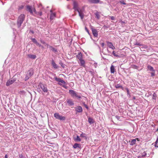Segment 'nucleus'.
<instances>
[{"instance_id": "obj_1", "label": "nucleus", "mask_w": 158, "mask_h": 158, "mask_svg": "<svg viewBox=\"0 0 158 158\" xmlns=\"http://www.w3.org/2000/svg\"><path fill=\"white\" fill-rule=\"evenodd\" d=\"M25 15L24 14H21L18 17L17 21V25L19 28L20 27L25 19Z\"/></svg>"}, {"instance_id": "obj_2", "label": "nucleus", "mask_w": 158, "mask_h": 158, "mask_svg": "<svg viewBox=\"0 0 158 158\" xmlns=\"http://www.w3.org/2000/svg\"><path fill=\"white\" fill-rule=\"evenodd\" d=\"M69 93L71 95V96L73 98H76L78 99H80L81 98L79 94L75 91L70 89L69 90Z\"/></svg>"}, {"instance_id": "obj_3", "label": "nucleus", "mask_w": 158, "mask_h": 158, "mask_svg": "<svg viewBox=\"0 0 158 158\" xmlns=\"http://www.w3.org/2000/svg\"><path fill=\"white\" fill-rule=\"evenodd\" d=\"M38 86L40 87L44 93H47L48 92V90L46 85H44L42 83L40 82L38 85Z\"/></svg>"}, {"instance_id": "obj_4", "label": "nucleus", "mask_w": 158, "mask_h": 158, "mask_svg": "<svg viewBox=\"0 0 158 158\" xmlns=\"http://www.w3.org/2000/svg\"><path fill=\"white\" fill-rule=\"evenodd\" d=\"M34 9H35L34 7H33L32 6H30L29 5H27V10L29 11L31 14H32L33 12H34Z\"/></svg>"}, {"instance_id": "obj_5", "label": "nucleus", "mask_w": 158, "mask_h": 158, "mask_svg": "<svg viewBox=\"0 0 158 158\" xmlns=\"http://www.w3.org/2000/svg\"><path fill=\"white\" fill-rule=\"evenodd\" d=\"M54 79L56 81L59 82V83H58V85H59L61 86L62 85L61 83L63 84H66V82H65V81H64L63 80L61 79L60 78H57L56 77H54Z\"/></svg>"}, {"instance_id": "obj_6", "label": "nucleus", "mask_w": 158, "mask_h": 158, "mask_svg": "<svg viewBox=\"0 0 158 158\" xmlns=\"http://www.w3.org/2000/svg\"><path fill=\"white\" fill-rule=\"evenodd\" d=\"M54 117L56 119L61 120H64L65 119V117H64L60 115L58 113H56L54 114Z\"/></svg>"}, {"instance_id": "obj_7", "label": "nucleus", "mask_w": 158, "mask_h": 158, "mask_svg": "<svg viewBox=\"0 0 158 158\" xmlns=\"http://www.w3.org/2000/svg\"><path fill=\"white\" fill-rule=\"evenodd\" d=\"M84 10L83 9H79L77 11L79 13V16L80 17L81 19H82L84 17Z\"/></svg>"}, {"instance_id": "obj_8", "label": "nucleus", "mask_w": 158, "mask_h": 158, "mask_svg": "<svg viewBox=\"0 0 158 158\" xmlns=\"http://www.w3.org/2000/svg\"><path fill=\"white\" fill-rule=\"evenodd\" d=\"M91 29L94 36L95 37H97L98 36V32L97 30L93 28V27L91 26Z\"/></svg>"}, {"instance_id": "obj_9", "label": "nucleus", "mask_w": 158, "mask_h": 158, "mask_svg": "<svg viewBox=\"0 0 158 158\" xmlns=\"http://www.w3.org/2000/svg\"><path fill=\"white\" fill-rule=\"evenodd\" d=\"M75 110L76 112L81 113L83 111L82 108L81 106H78L75 107Z\"/></svg>"}, {"instance_id": "obj_10", "label": "nucleus", "mask_w": 158, "mask_h": 158, "mask_svg": "<svg viewBox=\"0 0 158 158\" xmlns=\"http://www.w3.org/2000/svg\"><path fill=\"white\" fill-rule=\"evenodd\" d=\"M66 102L68 104L67 105L69 106H72L74 105V103L72 99H67Z\"/></svg>"}, {"instance_id": "obj_11", "label": "nucleus", "mask_w": 158, "mask_h": 158, "mask_svg": "<svg viewBox=\"0 0 158 158\" xmlns=\"http://www.w3.org/2000/svg\"><path fill=\"white\" fill-rule=\"evenodd\" d=\"M73 9L75 11H78L79 9L78 7V5L77 2L76 1L73 2Z\"/></svg>"}, {"instance_id": "obj_12", "label": "nucleus", "mask_w": 158, "mask_h": 158, "mask_svg": "<svg viewBox=\"0 0 158 158\" xmlns=\"http://www.w3.org/2000/svg\"><path fill=\"white\" fill-rule=\"evenodd\" d=\"M106 43L107 46L110 48L112 49H115V47L113 46L112 43L106 41Z\"/></svg>"}, {"instance_id": "obj_13", "label": "nucleus", "mask_w": 158, "mask_h": 158, "mask_svg": "<svg viewBox=\"0 0 158 158\" xmlns=\"http://www.w3.org/2000/svg\"><path fill=\"white\" fill-rule=\"evenodd\" d=\"M50 12L51 14L50 15V19L51 20H53L56 17V13H53L52 10H50Z\"/></svg>"}, {"instance_id": "obj_14", "label": "nucleus", "mask_w": 158, "mask_h": 158, "mask_svg": "<svg viewBox=\"0 0 158 158\" xmlns=\"http://www.w3.org/2000/svg\"><path fill=\"white\" fill-rule=\"evenodd\" d=\"M34 12L35 13V14L38 15V17L39 18H41L40 17L42 15V12L41 11H40L39 12H37L36 11V10L35 9H34Z\"/></svg>"}, {"instance_id": "obj_15", "label": "nucleus", "mask_w": 158, "mask_h": 158, "mask_svg": "<svg viewBox=\"0 0 158 158\" xmlns=\"http://www.w3.org/2000/svg\"><path fill=\"white\" fill-rule=\"evenodd\" d=\"M89 2L91 3L97 4L99 3L100 0H89Z\"/></svg>"}, {"instance_id": "obj_16", "label": "nucleus", "mask_w": 158, "mask_h": 158, "mask_svg": "<svg viewBox=\"0 0 158 158\" xmlns=\"http://www.w3.org/2000/svg\"><path fill=\"white\" fill-rule=\"evenodd\" d=\"M28 74L29 76H31L33 74V70L32 69H30L27 72V73Z\"/></svg>"}, {"instance_id": "obj_17", "label": "nucleus", "mask_w": 158, "mask_h": 158, "mask_svg": "<svg viewBox=\"0 0 158 158\" xmlns=\"http://www.w3.org/2000/svg\"><path fill=\"white\" fill-rule=\"evenodd\" d=\"M15 81L12 80H9L7 81V82L6 83V85L7 86H9L11 84H13L14 82Z\"/></svg>"}, {"instance_id": "obj_18", "label": "nucleus", "mask_w": 158, "mask_h": 158, "mask_svg": "<svg viewBox=\"0 0 158 158\" xmlns=\"http://www.w3.org/2000/svg\"><path fill=\"white\" fill-rule=\"evenodd\" d=\"M73 148L74 149L77 148H81V145L80 144L78 143H75L73 145Z\"/></svg>"}, {"instance_id": "obj_19", "label": "nucleus", "mask_w": 158, "mask_h": 158, "mask_svg": "<svg viewBox=\"0 0 158 158\" xmlns=\"http://www.w3.org/2000/svg\"><path fill=\"white\" fill-rule=\"evenodd\" d=\"M77 57L79 60L82 59V55L81 52H80L78 53V55L77 56Z\"/></svg>"}, {"instance_id": "obj_20", "label": "nucleus", "mask_w": 158, "mask_h": 158, "mask_svg": "<svg viewBox=\"0 0 158 158\" xmlns=\"http://www.w3.org/2000/svg\"><path fill=\"white\" fill-rule=\"evenodd\" d=\"M80 61V65L84 67H85V61L84 60L81 59L79 60Z\"/></svg>"}, {"instance_id": "obj_21", "label": "nucleus", "mask_w": 158, "mask_h": 158, "mask_svg": "<svg viewBox=\"0 0 158 158\" xmlns=\"http://www.w3.org/2000/svg\"><path fill=\"white\" fill-rule=\"evenodd\" d=\"M73 139L76 142H80L81 141V139L80 138L79 136L78 135L76 137H74Z\"/></svg>"}, {"instance_id": "obj_22", "label": "nucleus", "mask_w": 158, "mask_h": 158, "mask_svg": "<svg viewBox=\"0 0 158 158\" xmlns=\"http://www.w3.org/2000/svg\"><path fill=\"white\" fill-rule=\"evenodd\" d=\"M52 64L55 69H57L58 68V67L57 65L56 64L53 60H52Z\"/></svg>"}, {"instance_id": "obj_23", "label": "nucleus", "mask_w": 158, "mask_h": 158, "mask_svg": "<svg viewBox=\"0 0 158 158\" xmlns=\"http://www.w3.org/2000/svg\"><path fill=\"white\" fill-rule=\"evenodd\" d=\"M115 69L114 66L112 65L110 68V72L111 73H114L115 72Z\"/></svg>"}, {"instance_id": "obj_24", "label": "nucleus", "mask_w": 158, "mask_h": 158, "mask_svg": "<svg viewBox=\"0 0 158 158\" xmlns=\"http://www.w3.org/2000/svg\"><path fill=\"white\" fill-rule=\"evenodd\" d=\"M88 121L89 123L90 124H91L93 123L94 122V119L90 117H89L88 118Z\"/></svg>"}, {"instance_id": "obj_25", "label": "nucleus", "mask_w": 158, "mask_h": 158, "mask_svg": "<svg viewBox=\"0 0 158 158\" xmlns=\"http://www.w3.org/2000/svg\"><path fill=\"white\" fill-rule=\"evenodd\" d=\"M27 56L29 58L32 59H35L36 58V56L34 55L29 54Z\"/></svg>"}, {"instance_id": "obj_26", "label": "nucleus", "mask_w": 158, "mask_h": 158, "mask_svg": "<svg viewBox=\"0 0 158 158\" xmlns=\"http://www.w3.org/2000/svg\"><path fill=\"white\" fill-rule=\"evenodd\" d=\"M148 69L150 71H151L152 72H155V70H154L153 67L151 66V65H148Z\"/></svg>"}, {"instance_id": "obj_27", "label": "nucleus", "mask_w": 158, "mask_h": 158, "mask_svg": "<svg viewBox=\"0 0 158 158\" xmlns=\"http://www.w3.org/2000/svg\"><path fill=\"white\" fill-rule=\"evenodd\" d=\"M115 87L116 88H120L123 90H124V88H123V87L122 86H121L119 84H117L116 85H115Z\"/></svg>"}, {"instance_id": "obj_28", "label": "nucleus", "mask_w": 158, "mask_h": 158, "mask_svg": "<svg viewBox=\"0 0 158 158\" xmlns=\"http://www.w3.org/2000/svg\"><path fill=\"white\" fill-rule=\"evenodd\" d=\"M156 97H157V96H156V94L155 93H154L152 95V99L153 100H155V102L156 100Z\"/></svg>"}, {"instance_id": "obj_29", "label": "nucleus", "mask_w": 158, "mask_h": 158, "mask_svg": "<svg viewBox=\"0 0 158 158\" xmlns=\"http://www.w3.org/2000/svg\"><path fill=\"white\" fill-rule=\"evenodd\" d=\"M49 48H50V49L52 50L53 52H57V49H55L54 48H53L52 46H50Z\"/></svg>"}, {"instance_id": "obj_30", "label": "nucleus", "mask_w": 158, "mask_h": 158, "mask_svg": "<svg viewBox=\"0 0 158 158\" xmlns=\"http://www.w3.org/2000/svg\"><path fill=\"white\" fill-rule=\"evenodd\" d=\"M136 140L135 139H132L130 145H133L135 144L136 143Z\"/></svg>"}, {"instance_id": "obj_31", "label": "nucleus", "mask_w": 158, "mask_h": 158, "mask_svg": "<svg viewBox=\"0 0 158 158\" xmlns=\"http://www.w3.org/2000/svg\"><path fill=\"white\" fill-rule=\"evenodd\" d=\"M95 15H96V17L98 19H99L100 18V16L99 14V13L98 12H97L95 13Z\"/></svg>"}, {"instance_id": "obj_32", "label": "nucleus", "mask_w": 158, "mask_h": 158, "mask_svg": "<svg viewBox=\"0 0 158 158\" xmlns=\"http://www.w3.org/2000/svg\"><path fill=\"white\" fill-rule=\"evenodd\" d=\"M31 76H29V75H28V74L27 73L26 75V77L25 78V81H27V80H28L29 78V77H31Z\"/></svg>"}, {"instance_id": "obj_33", "label": "nucleus", "mask_w": 158, "mask_h": 158, "mask_svg": "<svg viewBox=\"0 0 158 158\" xmlns=\"http://www.w3.org/2000/svg\"><path fill=\"white\" fill-rule=\"evenodd\" d=\"M141 46L142 49H146L147 48V46L144 44H141Z\"/></svg>"}, {"instance_id": "obj_34", "label": "nucleus", "mask_w": 158, "mask_h": 158, "mask_svg": "<svg viewBox=\"0 0 158 158\" xmlns=\"http://www.w3.org/2000/svg\"><path fill=\"white\" fill-rule=\"evenodd\" d=\"M40 87H39L38 86L37 88V91L40 93L42 92V91L41 90V89H40Z\"/></svg>"}, {"instance_id": "obj_35", "label": "nucleus", "mask_w": 158, "mask_h": 158, "mask_svg": "<svg viewBox=\"0 0 158 158\" xmlns=\"http://www.w3.org/2000/svg\"><path fill=\"white\" fill-rule=\"evenodd\" d=\"M85 135H86V134L85 133L82 132V133L80 135V137H82L86 138Z\"/></svg>"}, {"instance_id": "obj_36", "label": "nucleus", "mask_w": 158, "mask_h": 158, "mask_svg": "<svg viewBox=\"0 0 158 158\" xmlns=\"http://www.w3.org/2000/svg\"><path fill=\"white\" fill-rule=\"evenodd\" d=\"M155 147H158V139H157L155 142Z\"/></svg>"}, {"instance_id": "obj_37", "label": "nucleus", "mask_w": 158, "mask_h": 158, "mask_svg": "<svg viewBox=\"0 0 158 158\" xmlns=\"http://www.w3.org/2000/svg\"><path fill=\"white\" fill-rule=\"evenodd\" d=\"M31 40L35 44L37 42V40L35 38H32L31 39Z\"/></svg>"}, {"instance_id": "obj_38", "label": "nucleus", "mask_w": 158, "mask_h": 158, "mask_svg": "<svg viewBox=\"0 0 158 158\" xmlns=\"http://www.w3.org/2000/svg\"><path fill=\"white\" fill-rule=\"evenodd\" d=\"M83 105L88 110L89 109V107H88V106H87V105H86L85 104V102H83Z\"/></svg>"}, {"instance_id": "obj_39", "label": "nucleus", "mask_w": 158, "mask_h": 158, "mask_svg": "<svg viewBox=\"0 0 158 158\" xmlns=\"http://www.w3.org/2000/svg\"><path fill=\"white\" fill-rule=\"evenodd\" d=\"M112 54L115 56L119 57V56L118 55H117L115 54V51H114L113 52Z\"/></svg>"}, {"instance_id": "obj_40", "label": "nucleus", "mask_w": 158, "mask_h": 158, "mask_svg": "<svg viewBox=\"0 0 158 158\" xmlns=\"http://www.w3.org/2000/svg\"><path fill=\"white\" fill-rule=\"evenodd\" d=\"M125 89H126V90L127 91V95H130V93H129V91L128 89L127 88H125Z\"/></svg>"}, {"instance_id": "obj_41", "label": "nucleus", "mask_w": 158, "mask_h": 158, "mask_svg": "<svg viewBox=\"0 0 158 158\" xmlns=\"http://www.w3.org/2000/svg\"><path fill=\"white\" fill-rule=\"evenodd\" d=\"M135 45H137L139 46H141V44L140 43L138 42H136V43L134 44Z\"/></svg>"}, {"instance_id": "obj_42", "label": "nucleus", "mask_w": 158, "mask_h": 158, "mask_svg": "<svg viewBox=\"0 0 158 158\" xmlns=\"http://www.w3.org/2000/svg\"><path fill=\"white\" fill-rule=\"evenodd\" d=\"M19 157L20 158H24V156L22 154L19 155Z\"/></svg>"}, {"instance_id": "obj_43", "label": "nucleus", "mask_w": 158, "mask_h": 158, "mask_svg": "<svg viewBox=\"0 0 158 158\" xmlns=\"http://www.w3.org/2000/svg\"><path fill=\"white\" fill-rule=\"evenodd\" d=\"M89 72L90 73V74L92 75H94V72L93 70H90L89 71Z\"/></svg>"}, {"instance_id": "obj_44", "label": "nucleus", "mask_w": 158, "mask_h": 158, "mask_svg": "<svg viewBox=\"0 0 158 158\" xmlns=\"http://www.w3.org/2000/svg\"><path fill=\"white\" fill-rule=\"evenodd\" d=\"M119 2L121 4L123 5H126V4L123 1H119Z\"/></svg>"}, {"instance_id": "obj_45", "label": "nucleus", "mask_w": 158, "mask_h": 158, "mask_svg": "<svg viewBox=\"0 0 158 158\" xmlns=\"http://www.w3.org/2000/svg\"><path fill=\"white\" fill-rule=\"evenodd\" d=\"M151 76H153L155 75V72H152L151 73Z\"/></svg>"}, {"instance_id": "obj_46", "label": "nucleus", "mask_w": 158, "mask_h": 158, "mask_svg": "<svg viewBox=\"0 0 158 158\" xmlns=\"http://www.w3.org/2000/svg\"><path fill=\"white\" fill-rule=\"evenodd\" d=\"M85 31H87V32L88 33V34L89 35L90 33H89V31L88 29V28L86 27H85Z\"/></svg>"}, {"instance_id": "obj_47", "label": "nucleus", "mask_w": 158, "mask_h": 158, "mask_svg": "<svg viewBox=\"0 0 158 158\" xmlns=\"http://www.w3.org/2000/svg\"><path fill=\"white\" fill-rule=\"evenodd\" d=\"M37 45L39 46V47H42V48L43 47V46H42L41 44H40L38 42L36 44Z\"/></svg>"}, {"instance_id": "obj_48", "label": "nucleus", "mask_w": 158, "mask_h": 158, "mask_svg": "<svg viewBox=\"0 0 158 158\" xmlns=\"http://www.w3.org/2000/svg\"><path fill=\"white\" fill-rule=\"evenodd\" d=\"M147 155V154L145 152H144L143 153V155L142 156V157H144Z\"/></svg>"}, {"instance_id": "obj_49", "label": "nucleus", "mask_w": 158, "mask_h": 158, "mask_svg": "<svg viewBox=\"0 0 158 158\" xmlns=\"http://www.w3.org/2000/svg\"><path fill=\"white\" fill-rule=\"evenodd\" d=\"M115 117L116 118H117L118 120H120V117H119V116H115Z\"/></svg>"}, {"instance_id": "obj_50", "label": "nucleus", "mask_w": 158, "mask_h": 158, "mask_svg": "<svg viewBox=\"0 0 158 158\" xmlns=\"http://www.w3.org/2000/svg\"><path fill=\"white\" fill-rule=\"evenodd\" d=\"M40 41L43 44H46V43L44 40H42L41 39H40Z\"/></svg>"}, {"instance_id": "obj_51", "label": "nucleus", "mask_w": 158, "mask_h": 158, "mask_svg": "<svg viewBox=\"0 0 158 158\" xmlns=\"http://www.w3.org/2000/svg\"><path fill=\"white\" fill-rule=\"evenodd\" d=\"M60 64L63 68H64V65L62 63H60Z\"/></svg>"}, {"instance_id": "obj_52", "label": "nucleus", "mask_w": 158, "mask_h": 158, "mask_svg": "<svg viewBox=\"0 0 158 158\" xmlns=\"http://www.w3.org/2000/svg\"><path fill=\"white\" fill-rule=\"evenodd\" d=\"M110 19L112 20H114V16H111Z\"/></svg>"}, {"instance_id": "obj_53", "label": "nucleus", "mask_w": 158, "mask_h": 158, "mask_svg": "<svg viewBox=\"0 0 158 158\" xmlns=\"http://www.w3.org/2000/svg\"><path fill=\"white\" fill-rule=\"evenodd\" d=\"M101 45L102 46V47H103L104 45V43H102L101 44Z\"/></svg>"}, {"instance_id": "obj_54", "label": "nucleus", "mask_w": 158, "mask_h": 158, "mask_svg": "<svg viewBox=\"0 0 158 158\" xmlns=\"http://www.w3.org/2000/svg\"><path fill=\"white\" fill-rule=\"evenodd\" d=\"M63 87L65 89L67 88V86L65 85H62Z\"/></svg>"}, {"instance_id": "obj_55", "label": "nucleus", "mask_w": 158, "mask_h": 158, "mask_svg": "<svg viewBox=\"0 0 158 158\" xmlns=\"http://www.w3.org/2000/svg\"><path fill=\"white\" fill-rule=\"evenodd\" d=\"M121 24L122 25H123V23H125V22H124L122 21H121Z\"/></svg>"}, {"instance_id": "obj_56", "label": "nucleus", "mask_w": 158, "mask_h": 158, "mask_svg": "<svg viewBox=\"0 0 158 158\" xmlns=\"http://www.w3.org/2000/svg\"><path fill=\"white\" fill-rule=\"evenodd\" d=\"M8 156L7 154H6L5 156V158H7Z\"/></svg>"}, {"instance_id": "obj_57", "label": "nucleus", "mask_w": 158, "mask_h": 158, "mask_svg": "<svg viewBox=\"0 0 158 158\" xmlns=\"http://www.w3.org/2000/svg\"><path fill=\"white\" fill-rule=\"evenodd\" d=\"M45 44L47 46H48V44L46 43V44Z\"/></svg>"}, {"instance_id": "obj_58", "label": "nucleus", "mask_w": 158, "mask_h": 158, "mask_svg": "<svg viewBox=\"0 0 158 158\" xmlns=\"http://www.w3.org/2000/svg\"><path fill=\"white\" fill-rule=\"evenodd\" d=\"M133 99H135V97H133Z\"/></svg>"}, {"instance_id": "obj_59", "label": "nucleus", "mask_w": 158, "mask_h": 158, "mask_svg": "<svg viewBox=\"0 0 158 158\" xmlns=\"http://www.w3.org/2000/svg\"><path fill=\"white\" fill-rule=\"evenodd\" d=\"M49 77V78H50V79H52V78L51 77Z\"/></svg>"}, {"instance_id": "obj_60", "label": "nucleus", "mask_w": 158, "mask_h": 158, "mask_svg": "<svg viewBox=\"0 0 158 158\" xmlns=\"http://www.w3.org/2000/svg\"><path fill=\"white\" fill-rule=\"evenodd\" d=\"M23 8V6H22V7H21V8H20V9H22Z\"/></svg>"}, {"instance_id": "obj_61", "label": "nucleus", "mask_w": 158, "mask_h": 158, "mask_svg": "<svg viewBox=\"0 0 158 158\" xmlns=\"http://www.w3.org/2000/svg\"><path fill=\"white\" fill-rule=\"evenodd\" d=\"M31 32L33 33V31H31Z\"/></svg>"}, {"instance_id": "obj_62", "label": "nucleus", "mask_w": 158, "mask_h": 158, "mask_svg": "<svg viewBox=\"0 0 158 158\" xmlns=\"http://www.w3.org/2000/svg\"><path fill=\"white\" fill-rule=\"evenodd\" d=\"M158 129H157V131H158Z\"/></svg>"}]
</instances>
